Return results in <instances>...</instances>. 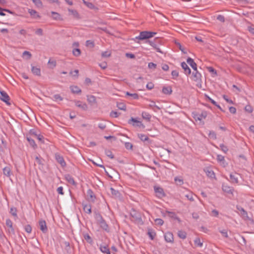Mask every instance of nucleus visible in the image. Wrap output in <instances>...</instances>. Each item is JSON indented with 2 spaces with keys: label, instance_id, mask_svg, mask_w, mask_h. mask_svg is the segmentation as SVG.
Segmentation results:
<instances>
[{
  "label": "nucleus",
  "instance_id": "nucleus-2",
  "mask_svg": "<svg viewBox=\"0 0 254 254\" xmlns=\"http://www.w3.org/2000/svg\"><path fill=\"white\" fill-rule=\"evenodd\" d=\"M130 215L132 221L137 223H140L142 222L140 214L134 209H132L130 211Z\"/></svg>",
  "mask_w": 254,
  "mask_h": 254
},
{
  "label": "nucleus",
  "instance_id": "nucleus-44",
  "mask_svg": "<svg viewBox=\"0 0 254 254\" xmlns=\"http://www.w3.org/2000/svg\"><path fill=\"white\" fill-rule=\"evenodd\" d=\"M126 95L130 96L133 99H138L139 96L137 93H130L128 92H126Z\"/></svg>",
  "mask_w": 254,
  "mask_h": 254
},
{
  "label": "nucleus",
  "instance_id": "nucleus-5",
  "mask_svg": "<svg viewBox=\"0 0 254 254\" xmlns=\"http://www.w3.org/2000/svg\"><path fill=\"white\" fill-rule=\"evenodd\" d=\"M207 115V113L206 111H202L200 113H197L194 115V118L196 121H201L206 118Z\"/></svg>",
  "mask_w": 254,
  "mask_h": 254
},
{
  "label": "nucleus",
  "instance_id": "nucleus-54",
  "mask_svg": "<svg viewBox=\"0 0 254 254\" xmlns=\"http://www.w3.org/2000/svg\"><path fill=\"white\" fill-rule=\"evenodd\" d=\"M24 230L27 233H31L32 232V227L30 225L28 224L25 226Z\"/></svg>",
  "mask_w": 254,
  "mask_h": 254
},
{
  "label": "nucleus",
  "instance_id": "nucleus-11",
  "mask_svg": "<svg viewBox=\"0 0 254 254\" xmlns=\"http://www.w3.org/2000/svg\"><path fill=\"white\" fill-rule=\"evenodd\" d=\"M181 66L182 68L184 70V73L186 75H189L190 74L191 70L188 65V64L185 62H183L181 63Z\"/></svg>",
  "mask_w": 254,
  "mask_h": 254
},
{
  "label": "nucleus",
  "instance_id": "nucleus-9",
  "mask_svg": "<svg viewBox=\"0 0 254 254\" xmlns=\"http://www.w3.org/2000/svg\"><path fill=\"white\" fill-rule=\"evenodd\" d=\"M55 158L57 161L61 165L62 167H64L65 166L66 163L63 156L59 154H56Z\"/></svg>",
  "mask_w": 254,
  "mask_h": 254
},
{
  "label": "nucleus",
  "instance_id": "nucleus-40",
  "mask_svg": "<svg viewBox=\"0 0 254 254\" xmlns=\"http://www.w3.org/2000/svg\"><path fill=\"white\" fill-rule=\"evenodd\" d=\"M205 97L208 99V100L213 105H215V106L217 107L219 109H221L220 106L219 105H218L214 100L211 99L207 95H205Z\"/></svg>",
  "mask_w": 254,
  "mask_h": 254
},
{
  "label": "nucleus",
  "instance_id": "nucleus-17",
  "mask_svg": "<svg viewBox=\"0 0 254 254\" xmlns=\"http://www.w3.org/2000/svg\"><path fill=\"white\" fill-rule=\"evenodd\" d=\"M192 78L194 81H198L200 79L201 75V74L196 69V70H194L192 74Z\"/></svg>",
  "mask_w": 254,
  "mask_h": 254
},
{
  "label": "nucleus",
  "instance_id": "nucleus-53",
  "mask_svg": "<svg viewBox=\"0 0 254 254\" xmlns=\"http://www.w3.org/2000/svg\"><path fill=\"white\" fill-rule=\"evenodd\" d=\"M35 160L36 162L40 165H43V159L40 156H36Z\"/></svg>",
  "mask_w": 254,
  "mask_h": 254
},
{
  "label": "nucleus",
  "instance_id": "nucleus-15",
  "mask_svg": "<svg viewBox=\"0 0 254 254\" xmlns=\"http://www.w3.org/2000/svg\"><path fill=\"white\" fill-rule=\"evenodd\" d=\"M237 174H231L230 175V182L232 184H238L239 183Z\"/></svg>",
  "mask_w": 254,
  "mask_h": 254
},
{
  "label": "nucleus",
  "instance_id": "nucleus-8",
  "mask_svg": "<svg viewBox=\"0 0 254 254\" xmlns=\"http://www.w3.org/2000/svg\"><path fill=\"white\" fill-rule=\"evenodd\" d=\"M128 123L129 124H132V126L135 127H140L143 126V124L140 121H139L136 119L133 118L132 117L128 120Z\"/></svg>",
  "mask_w": 254,
  "mask_h": 254
},
{
  "label": "nucleus",
  "instance_id": "nucleus-49",
  "mask_svg": "<svg viewBox=\"0 0 254 254\" xmlns=\"http://www.w3.org/2000/svg\"><path fill=\"white\" fill-rule=\"evenodd\" d=\"M72 53L74 56L78 57L80 55L81 52L79 49L76 48L73 50Z\"/></svg>",
  "mask_w": 254,
  "mask_h": 254
},
{
  "label": "nucleus",
  "instance_id": "nucleus-55",
  "mask_svg": "<svg viewBox=\"0 0 254 254\" xmlns=\"http://www.w3.org/2000/svg\"><path fill=\"white\" fill-rule=\"evenodd\" d=\"M219 232L222 234V235L224 237L226 238L228 237L227 231L226 230H225V229L220 230Z\"/></svg>",
  "mask_w": 254,
  "mask_h": 254
},
{
  "label": "nucleus",
  "instance_id": "nucleus-48",
  "mask_svg": "<svg viewBox=\"0 0 254 254\" xmlns=\"http://www.w3.org/2000/svg\"><path fill=\"white\" fill-rule=\"evenodd\" d=\"M220 148L221 150L225 153H226L228 151L227 146L225 145L224 144H220Z\"/></svg>",
  "mask_w": 254,
  "mask_h": 254
},
{
  "label": "nucleus",
  "instance_id": "nucleus-52",
  "mask_svg": "<svg viewBox=\"0 0 254 254\" xmlns=\"http://www.w3.org/2000/svg\"><path fill=\"white\" fill-rule=\"evenodd\" d=\"M105 154L111 159H113L114 158V155L112 154V151L110 150H106Z\"/></svg>",
  "mask_w": 254,
  "mask_h": 254
},
{
  "label": "nucleus",
  "instance_id": "nucleus-24",
  "mask_svg": "<svg viewBox=\"0 0 254 254\" xmlns=\"http://www.w3.org/2000/svg\"><path fill=\"white\" fill-rule=\"evenodd\" d=\"M87 193L88 197H89V199L91 201H94L95 199V196L93 191L89 189L87 190Z\"/></svg>",
  "mask_w": 254,
  "mask_h": 254
},
{
  "label": "nucleus",
  "instance_id": "nucleus-10",
  "mask_svg": "<svg viewBox=\"0 0 254 254\" xmlns=\"http://www.w3.org/2000/svg\"><path fill=\"white\" fill-rule=\"evenodd\" d=\"M164 238L168 243H173L174 242L173 235L171 232H166L164 235Z\"/></svg>",
  "mask_w": 254,
  "mask_h": 254
},
{
  "label": "nucleus",
  "instance_id": "nucleus-60",
  "mask_svg": "<svg viewBox=\"0 0 254 254\" xmlns=\"http://www.w3.org/2000/svg\"><path fill=\"white\" fill-rule=\"evenodd\" d=\"M120 114L117 112L112 111L110 113V116L112 118H117L119 117Z\"/></svg>",
  "mask_w": 254,
  "mask_h": 254
},
{
  "label": "nucleus",
  "instance_id": "nucleus-62",
  "mask_svg": "<svg viewBox=\"0 0 254 254\" xmlns=\"http://www.w3.org/2000/svg\"><path fill=\"white\" fill-rule=\"evenodd\" d=\"M157 64L153 63H149L148 64V67L150 69H155L156 68Z\"/></svg>",
  "mask_w": 254,
  "mask_h": 254
},
{
  "label": "nucleus",
  "instance_id": "nucleus-64",
  "mask_svg": "<svg viewBox=\"0 0 254 254\" xmlns=\"http://www.w3.org/2000/svg\"><path fill=\"white\" fill-rule=\"evenodd\" d=\"M174 180L179 185H181L183 184V180L178 177L175 178Z\"/></svg>",
  "mask_w": 254,
  "mask_h": 254
},
{
  "label": "nucleus",
  "instance_id": "nucleus-14",
  "mask_svg": "<svg viewBox=\"0 0 254 254\" xmlns=\"http://www.w3.org/2000/svg\"><path fill=\"white\" fill-rule=\"evenodd\" d=\"M138 137L143 142H147L148 143H150L151 141L149 137L145 134L143 133H138L137 134Z\"/></svg>",
  "mask_w": 254,
  "mask_h": 254
},
{
  "label": "nucleus",
  "instance_id": "nucleus-33",
  "mask_svg": "<svg viewBox=\"0 0 254 254\" xmlns=\"http://www.w3.org/2000/svg\"><path fill=\"white\" fill-rule=\"evenodd\" d=\"M53 101L58 102L61 101L63 100V98L59 94H55L52 98Z\"/></svg>",
  "mask_w": 254,
  "mask_h": 254
},
{
  "label": "nucleus",
  "instance_id": "nucleus-46",
  "mask_svg": "<svg viewBox=\"0 0 254 254\" xmlns=\"http://www.w3.org/2000/svg\"><path fill=\"white\" fill-rule=\"evenodd\" d=\"M117 107L121 110L125 111L126 110V106L123 103H118Z\"/></svg>",
  "mask_w": 254,
  "mask_h": 254
},
{
  "label": "nucleus",
  "instance_id": "nucleus-57",
  "mask_svg": "<svg viewBox=\"0 0 254 254\" xmlns=\"http://www.w3.org/2000/svg\"><path fill=\"white\" fill-rule=\"evenodd\" d=\"M208 135L209 137L214 139H216L217 138L216 134L213 131H210Z\"/></svg>",
  "mask_w": 254,
  "mask_h": 254
},
{
  "label": "nucleus",
  "instance_id": "nucleus-38",
  "mask_svg": "<svg viewBox=\"0 0 254 254\" xmlns=\"http://www.w3.org/2000/svg\"><path fill=\"white\" fill-rule=\"evenodd\" d=\"M36 7L41 8L43 6V3L41 0H32Z\"/></svg>",
  "mask_w": 254,
  "mask_h": 254
},
{
  "label": "nucleus",
  "instance_id": "nucleus-30",
  "mask_svg": "<svg viewBox=\"0 0 254 254\" xmlns=\"http://www.w3.org/2000/svg\"><path fill=\"white\" fill-rule=\"evenodd\" d=\"M22 57L23 59L29 60L31 58L32 55L29 52L25 51L22 53Z\"/></svg>",
  "mask_w": 254,
  "mask_h": 254
},
{
  "label": "nucleus",
  "instance_id": "nucleus-29",
  "mask_svg": "<svg viewBox=\"0 0 254 254\" xmlns=\"http://www.w3.org/2000/svg\"><path fill=\"white\" fill-rule=\"evenodd\" d=\"M28 11L31 16H33L35 18H40V16L38 14L36 10L32 9H28Z\"/></svg>",
  "mask_w": 254,
  "mask_h": 254
},
{
  "label": "nucleus",
  "instance_id": "nucleus-61",
  "mask_svg": "<svg viewBox=\"0 0 254 254\" xmlns=\"http://www.w3.org/2000/svg\"><path fill=\"white\" fill-rule=\"evenodd\" d=\"M245 109L246 111H247L250 113H252V112L253 111V109L252 107L250 105H247L245 107Z\"/></svg>",
  "mask_w": 254,
  "mask_h": 254
},
{
  "label": "nucleus",
  "instance_id": "nucleus-59",
  "mask_svg": "<svg viewBox=\"0 0 254 254\" xmlns=\"http://www.w3.org/2000/svg\"><path fill=\"white\" fill-rule=\"evenodd\" d=\"M171 74L173 78L176 79L179 76V72L176 70H174L172 71Z\"/></svg>",
  "mask_w": 254,
  "mask_h": 254
},
{
  "label": "nucleus",
  "instance_id": "nucleus-43",
  "mask_svg": "<svg viewBox=\"0 0 254 254\" xmlns=\"http://www.w3.org/2000/svg\"><path fill=\"white\" fill-rule=\"evenodd\" d=\"M10 213L11 214L12 216H13L15 218H17V209L15 207H11Z\"/></svg>",
  "mask_w": 254,
  "mask_h": 254
},
{
  "label": "nucleus",
  "instance_id": "nucleus-16",
  "mask_svg": "<svg viewBox=\"0 0 254 254\" xmlns=\"http://www.w3.org/2000/svg\"><path fill=\"white\" fill-rule=\"evenodd\" d=\"M99 249L101 252L104 254H111L110 250L107 245L103 246L101 245Z\"/></svg>",
  "mask_w": 254,
  "mask_h": 254
},
{
  "label": "nucleus",
  "instance_id": "nucleus-36",
  "mask_svg": "<svg viewBox=\"0 0 254 254\" xmlns=\"http://www.w3.org/2000/svg\"><path fill=\"white\" fill-rule=\"evenodd\" d=\"M194 243L196 247L201 248L203 246V243L201 242L200 239L199 238H196L194 240Z\"/></svg>",
  "mask_w": 254,
  "mask_h": 254
},
{
  "label": "nucleus",
  "instance_id": "nucleus-23",
  "mask_svg": "<svg viewBox=\"0 0 254 254\" xmlns=\"http://www.w3.org/2000/svg\"><path fill=\"white\" fill-rule=\"evenodd\" d=\"M110 190L113 196L115 197H119L120 196V193L118 190H116L113 188H111Z\"/></svg>",
  "mask_w": 254,
  "mask_h": 254
},
{
  "label": "nucleus",
  "instance_id": "nucleus-58",
  "mask_svg": "<svg viewBox=\"0 0 254 254\" xmlns=\"http://www.w3.org/2000/svg\"><path fill=\"white\" fill-rule=\"evenodd\" d=\"M219 215V212L218 210L216 209H213L212 210L210 215L214 217H218Z\"/></svg>",
  "mask_w": 254,
  "mask_h": 254
},
{
  "label": "nucleus",
  "instance_id": "nucleus-34",
  "mask_svg": "<svg viewBox=\"0 0 254 254\" xmlns=\"http://www.w3.org/2000/svg\"><path fill=\"white\" fill-rule=\"evenodd\" d=\"M147 234L152 240H153L156 236V233L152 229H149Z\"/></svg>",
  "mask_w": 254,
  "mask_h": 254
},
{
  "label": "nucleus",
  "instance_id": "nucleus-12",
  "mask_svg": "<svg viewBox=\"0 0 254 254\" xmlns=\"http://www.w3.org/2000/svg\"><path fill=\"white\" fill-rule=\"evenodd\" d=\"M236 208L239 211H240V214L243 217L246 218H248L249 216H248V213L243 207H242L241 206H240L239 205H237Z\"/></svg>",
  "mask_w": 254,
  "mask_h": 254
},
{
  "label": "nucleus",
  "instance_id": "nucleus-37",
  "mask_svg": "<svg viewBox=\"0 0 254 254\" xmlns=\"http://www.w3.org/2000/svg\"><path fill=\"white\" fill-rule=\"evenodd\" d=\"M142 117L144 119L150 121L151 116L147 112H143L142 113Z\"/></svg>",
  "mask_w": 254,
  "mask_h": 254
},
{
  "label": "nucleus",
  "instance_id": "nucleus-39",
  "mask_svg": "<svg viewBox=\"0 0 254 254\" xmlns=\"http://www.w3.org/2000/svg\"><path fill=\"white\" fill-rule=\"evenodd\" d=\"M84 238L88 243L91 244L93 243V240L88 234H84Z\"/></svg>",
  "mask_w": 254,
  "mask_h": 254
},
{
  "label": "nucleus",
  "instance_id": "nucleus-32",
  "mask_svg": "<svg viewBox=\"0 0 254 254\" xmlns=\"http://www.w3.org/2000/svg\"><path fill=\"white\" fill-rule=\"evenodd\" d=\"M3 174L7 176L10 177L11 173V170L9 167H5L3 169Z\"/></svg>",
  "mask_w": 254,
  "mask_h": 254
},
{
  "label": "nucleus",
  "instance_id": "nucleus-19",
  "mask_svg": "<svg viewBox=\"0 0 254 254\" xmlns=\"http://www.w3.org/2000/svg\"><path fill=\"white\" fill-rule=\"evenodd\" d=\"M26 139L28 141L30 145L33 148H36L37 147V144H36L33 138H31V136H26Z\"/></svg>",
  "mask_w": 254,
  "mask_h": 254
},
{
  "label": "nucleus",
  "instance_id": "nucleus-63",
  "mask_svg": "<svg viewBox=\"0 0 254 254\" xmlns=\"http://www.w3.org/2000/svg\"><path fill=\"white\" fill-rule=\"evenodd\" d=\"M40 142L41 143H44V136L42 135L38 134L37 137H36Z\"/></svg>",
  "mask_w": 254,
  "mask_h": 254
},
{
  "label": "nucleus",
  "instance_id": "nucleus-6",
  "mask_svg": "<svg viewBox=\"0 0 254 254\" xmlns=\"http://www.w3.org/2000/svg\"><path fill=\"white\" fill-rule=\"evenodd\" d=\"M0 99L7 104H10L8 102L9 100V97L5 91L0 90Z\"/></svg>",
  "mask_w": 254,
  "mask_h": 254
},
{
  "label": "nucleus",
  "instance_id": "nucleus-20",
  "mask_svg": "<svg viewBox=\"0 0 254 254\" xmlns=\"http://www.w3.org/2000/svg\"><path fill=\"white\" fill-rule=\"evenodd\" d=\"M83 209L85 212L90 214L91 213V206L89 204H82Z\"/></svg>",
  "mask_w": 254,
  "mask_h": 254
},
{
  "label": "nucleus",
  "instance_id": "nucleus-47",
  "mask_svg": "<svg viewBox=\"0 0 254 254\" xmlns=\"http://www.w3.org/2000/svg\"><path fill=\"white\" fill-rule=\"evenodd\" d=\"M52 17L54 19L59 20L60 19V15L56 12H52Z\"/></svg>",
  "mask_w": 254,
  "mask_h": 254
},
{
  "label": "nucleus",
  "instance_id": "nucleus-56",
  "mask_svg": "<svg viewBox=\"0 0 254 254\" xmlns=\"http://www.w3.org/2000/svg\"><path fill=\"white\" fill-rule=\"evenodd\" d=\"M155 222L156 225L161 226L163 224L164 221L162 219L157 218L155 220Z\"/></svg>",
  "mask_w": 254,
  "mask_h": 254
},
{
  "label": "nucleus",
  "instance_id": "nucleus-27",
  "mask_svg": "<svg viewBox=\"0 0 254 254\" xmlns=\"http://www.w3.org/2000/svg\"><path fill=\"white\" fill-rule=\"evenodd\" d=\"M154 191L156 193H158L159 196L164 195L163 190L160 187H154Z\"/></svg>",
  "mask_w": 254,
  "mask_h": 254
},
{
  "label": "nucleus",
  "instance_id": "nucleus-4",
  "mask_svg": "<svg viewBox=\"0 0 254 254\" xmlns=\"http://www.w3.org/2000/svg\"><path fill=\"white\" fill-rule=\"evenodd\" d=\"M222 189L224 192L233 195L234 189L233 187H230L227 184H223L222 186Z\"/></svg>",
  "mask_w": 254,
  "mask_h": 254
},
{
  "label": "nucleus",
  "instance_id": "nucleus-1",
  "mask_svg": "<svg viewBox=\"0 0 254 254\" xmlns=\"http://www.w3.org/2000/svg\"><path fill=\"white\" fill-rule=\"evenodd\" d=\"M95 218L97 222V223L100 225L102 229H103L107 232H110V229L108 224L100 213H96Z\"/></svg>",
  "mask_w": 254,
  "mask_h": 254
},
{
  "label": "nucleus",
  "instance_id": "nucleus-25",
  "mask_svg": "<svg viewBox=\"0 0 254 254\" xmlns=\"http://www.w3.org/2000/svg\"><path fill=\"white\" fill-rule=\"evenodd\" d=\"M70 89L73 93L79 94L81 92V89L77 86H71Z\"/></svg>",
  "mask_w": 254,
  "mask_h": 254
},
{
  "label": "nucleus",
  "instance_id": "nucleus-26",
  "mask_svg": "<svg viewBox=\"0 0 254 254\" xmlns=\"http://www.w3.org/2000/svg\"><path fill=\"white\" fill-rule=\"evenodd\" d=\"M65 180L69 183V184L75 185V182L73 178L70 176V175H66L65 176Z\"/></svg>",
  "mask_w": 254,
  "mask_h": 254
},
{
  "label": "nucleus",
  "instance_id": "nucleus-22",
  "mask_svg": "<svg viewBox=\"0 0 254 254\" xmlns=\"http://www.w3.org/2000/svg\"><path fill=\"white\" fill-rule=\"evenodd\" d=\"M75 105L83 110H86L87 109V105L85 103H83L80 101H75Z\"/></svg>",
  "mask_w": 254,
  "mask_h": 254
},
{
  "label": "nucleus",
  "instance_id": "nucleus-13",
  "mask_svg": "<svg viewBox=\"0 0 254 254\" xmlns=\"http://www.w3.org/2000/svg\"><path fill=\"white\" fill-rule=\"evenodd\" d=\"M187 62L194 70H196V69H197L196 64L194 62L192 59L191 58H188L187 60Z\"/></svg>",
  "mask_w": 254,
  "mask_h": 254
},
{
  "label": "nucleus",
  "instance_id": "nucleus-50",
  "mask_svg": "<svg viewBox=\"0 0 254 254\" xmlns=\"http://www.w3.org/2000/svg\"><path fill=\"white\" fill-rule=\"evenodd\" d=\"M185 197H187L188 200L191 201H194L192 193L191 192L185 194Z\"/></svg>",
  "mask_w": 254,
  "mask_h": 254
},
{
  "label": "nucleus",
  "instance_id": "nucleus-35",
  "mask_svg": "<svg viewBox=\"0 0 254 254\" xmlns=\"http://www.w3.org/2000/svg\"><path fill=\"white\" fill-rule=\"evenodd\" d=\"M205 173L206 175L210 178H215V173L214 172L209 169H207L206 171H205Z\"/></svg>",
  "mask_w": 254,
  "mask_h": 254
},
{
  "label": "nucleus",
  "instance_id": "nucleus-31",
  "mask_svg": "<svg viewBox=\"0 0 254 254\" xmlns=\"http://www.w3.org/2000/svg\"><path fill=\"white\" fill-rule=\"evenodd\" d=\"M172 92L171 87H163L162 88V92L165 94H171Z\"/></svg>",
  "mask_w": 254,
  "mask_h": 254
},
{
  "label": "nucleus",
  "instance_id": "nucleus-51",
  "mask_svg": "<svg viewBox=\"0 0 254 254\" xmlns=\"http://www.w3.org/2000/svg\"><path fill=\"white\" fill-rule=\"evenodd\" d=\"M86 46L88 47L93 48L95 45L93 41L91 40H87L86 41Z\"/></svg>",
  "mask_w": 254,
  "mask_h": 254
},
{
  "label": "nucleus",
  "instance_id": "nucleus-3",
  "mask_svg": "<svg viewBox=\"0 0 254 254\" xmlns=\"http://www.w3.org/2000/svg\"><path fill=\"white\" fill-rule=\"evenodd\" d=\"M149 38H150L149 31H144L140 32L139 35L138 36L135 37V38L133 39V40L135 42H137L136 41L137 40H143L148 39Z\"/></svg>",
  "mask_w": 254,
  "mask_h": 254
},
{
  "label": "nucleus",
  "instance_id": "nucleus-42",
  "mask_svg": "<svg viewBox=\"0 0 254 254\" xmlns=\"http://www.w3.org/2000/svg\"><path fill=\"white\" fill-rule=\"evenodd\" d=\"M84 3L87 7L91 9H94L96 8L94 5L91 2L84 1Z\"/></svg>",
  "mask_w": 254,
  "mask_h": 254
},
{
  "label": "nucleus",
  "instance_id": "nucleus-41",
  "mask_svg": "<svg viewBox=\"0 0 254 254\" xmlns=\"http://www.w3.org/2000/svg\"><path fill=\"white\" fill-rule=\"evenodd\" d=\"M178 235L179 238L185 239L187 237V234L185 232H184L183 231H179L178 233Z\"/></svg>",
  "mask_w": 254,
  "mask_h": 254
},
{
  "label": "nucleus",
  "instance_id": "nucleus-7",
  "mask_svg": "<svg viewBox=\"0 0 254 254\" xmlns=\"http://www.w3.org/2000/svg\"><path fill=\"white\" fill-rule=\"evenodd\" d=\"M39 224L40 230L43 233H46L48 230L46 222L45 220L41 219L39 221Z\"/></svg>",
  "mask_w": 254,
  "mask_h": 254
},
{
  "label": "nucleus",
  "instance_id": "nucleus-18",
  "mask_svg": "<svg viewBox=\"0 0 254 254\" xmlns=\"http://www.w3.org/2000/svg\"><path fill=\"white\" fill-rule=\"evenodd\" d=\"M31 71L35 75L40 76L41 75V69L39 67L31 65Z\"/></svg>",
  "mask_w": 254,
  "mask_h": 254
},
{
  "label": "nucleus",
  "instance_id": "nucleus-45",
  "mask_svg": "<svg viewBox=\"0 0 254 254\" xmlns=\"http://www.w3.org/2000/svg\"><path fill=\"white\" fill-rule=\"evenodd\" d=\"M217 160L218 162L221 163L223 164H224L225 163L224 157L221 155H217Z\"/></svg>",
  "mask_w": 254,
  "mask_h": 254
},
{
  "label": "nucleus",
  "instance_id": "nucleus-21",
  "mask_svg": "<svg viewBox=\"0 0 254 254\" xmlns=\"http://www.w3.org/2000/svg\"><path fill=\"white\" fill-rule=\"evenodd\" d=\"M68 11L73 15V17L76 19H80V17L78 12L76 10L68 9Z\"/></svg>",
  "mask_w": 254,
  "mask_h": 254
},
{
  "label": "nucleus",
  "instance_id": "nucleus-28",
  "mask_svg": "<svg viewBox=\"0 0 254 254\" xmlns=\"http://www.w3.org/2000/svg\"><path fill=\"white\" fill-rule=\"evenodd\" d=\"M38 134L34 129H31L29 130L28 134H27L26 136H31V138H36Z\"/></svg>",
  "mask_w": 254,
  "mask_h": 254
}]
</instances>
